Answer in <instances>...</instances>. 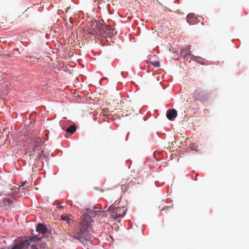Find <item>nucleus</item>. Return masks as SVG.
I'll return each instance as SVG.
<instances>
[{"label": "nucleus", "instance_id": "nucleus-1", "mask_svg": "<svg viewBox=\"0 0 249 249\" xmlns=\"http://www.w3.org/2000/svg\"><path fill=\"white\" fill-rule=\"evenodd\" d=\"M91 222L90 216L88 214H84L80 222L79 230H75L71 235L82 244H87L91 238L90 231Z\"/></svg>", "mask_w": 249, "mask_h": 249}, {"label": "nucleus", "instance_id": "nucleus-2", "mask_svg": "<svg viewBox=\"0 0 249 249\" xmlns=\"http://www.w3.org/2000/svg\"><path fill=\"white\" fill-rule=\"evenodd\" d=\"M110 213V216L114 219L124 217L126 213V209L124 207H117L115 203L112 204L107 209Z\"/></svg>", "mask_w": 249, "mask_h": 249}, {"label": "nucleus", "instance_id": "nucleus-3", "mask_svg": "<svg viewBox=\"0 0 249 249\" xmlns=\"http://www.w3.org/2000/svg\"><path fill=\"white\" fill-rule=\"evenodd\" d=\"M40 237L32 236L29 239L25 240L18 245H15L12 247H7L0 249H27L32 242L39 241Z\"/></svg>", "mask_w": 249, "mask_h": 249}, {"label": "nucleus", "instance_id": "nucleus-4", "mask_svg": "<svg viewBox=\"0 0 249 249\" xmlns=\"http://www.w3.org/2000/svg\"><path fill=\"white\" fill-rule=\"evenodd\" d=\"M116 28L112 27L111 25H103L102 23L97 21H94L92 23V30L93 31H106V30L115 31Z\"/></svg>", "mask_w": 249, "mask_h": 249}, {"label": "nucleus", "instance_id": "nucleus-5", "mask_svg": "<svg viewBox=\"0 0 249 249\" xmlns=\"http://www.w3.org/2000/svg\"><path fill=\"white\" fill-rule=\"evenodd\" d=\"M194 96L196 100L201 102L206 101L208 97L207 93L205 91L199 89L195 90Z\"/></svg>", "mask_w": 249, "mask_h": 249}, {"label": "nucleus", "instance_id": "nucleus-6", "mask_svg": "<svg viewBox=\"0 0 249 249\" xmlns=\"http://www.w3.org/2000/svg\"><path fill=\"white\" fill-rule=\"evenodd\" d=\"M177 111L175 109L168 110L166 112L167 118L171 121H173L177 117Z\"/></svg>", "mask_w": 249, "mask_h": 249}, {"label": "nucleus", "instance_id": "nucleus-7", "mask_svg": "<svg viewBox=\"0 0 249 249\" xmlns=\"http://www.w3.org/2000/svg\"><path fill=\"white\" fill-rule=\"evenodd\" d=\"M186 21L190 25L195 24L196 22V18L194 14L190 13L188 14L186 17Z\"/></svg>", "mask_w": 249, "mask_h": 249}, {"label": "nucleus", "instance_id": "nucleus-8", "mask_svg": "<svg viewBox=\"0 0 249 249\" xmlns=\"http://www.w3.org/2000/svg\"><path fill=\"white\" fill-rule=\"evenodd\" d=\"M73 19L70 17L68 18V22L65 23V30H73L74 24L73 23Z\"/></svg>", "mask_w": 249, "mask_h": 249}, {"label": "nucleus", "instance_id": "nucleus-9", "mask_svg": "<svg viewBox=\"0 0 249 249\" xmlns=\"http://www.w3.org/2000/svg\"><path fill=\"white\" fill-rule=\"evenodd\" d=\"M36 230L37 232L42 234H44L47 231V229L46 227L41 223H39L37 225Z\"/></svg>", "mask_w": 249, "mask_h": 249}, {"label": "nucleus", "instance_id": "nucleus-10", "mask_svg": "<svg viewBox=\"0 0 249 249\" xmlns=\"http://www.w3.org/2000/svg\"><path fill=\"white\" fill-rule=\"evenodd\" d=\"M113 34V32H92V35L94 36H100L101 37L106 38L108 36H110Z\"/></svg>", "mask_w": 249, "mask_h": 249}, {"label": "nucleus", "instance_id": "nucleus-11", "mask_svg": "<svg viewBox=\"0 0 249 249\" xmlns=\"http://www.w3.org/2000/svg\"><path fill=\"white\" fill-rule=\"evenodd\" d=\"M33 144L35 145V147H37L42 144L43 141L41 138L36 137L33 139Z\"/></svg>", "mask_w": 249, "mask_h": 249}, {"label": "nucleus", "instance_id": "nucleus-12", "mask_svg": "<svg viewBox=\"0 0 249 249\" xmlns=\"http://www.w3.org/2000/svg\"><path fill=\"white\" fill-rule=\"evenodd\" d=\"M30 185L31 184H29V183L26 181L22 182L21 183V185L19 187V191L21 192L22 190H27Z\"/></svg>", "mask_w": 249, "mask_h": 249}, {"label": "nucleus", "instance_id": "nucleus-13", "mask_svg": "<svg viewBox=\"0 0 249 249\" xmlns=\"http://www.w3.org/2000/svg\"><path fill=\"white\" fill-rule=\"evenodd\" d=\"M76 131V127L74 125H70L66 130V131L69 133L73 134Z\"/></svg>", "mask_w": 249, "mask_h": 249}, {"label": "nucleus", "instance_id": "nucleus-14", "mask_svg": "<svg viewBox=\"0 0 249 249\" xmlns=\"http://www.w3.org/2000/svg\"><path fill=\"white\" fill-rule=\"evenodd\" d=\"M102 113L104 115L108 116L109 115V110L107 108H105L102 110Z\"/></svg>", "mask_w": 249, "mask_h": 249}, {"label": "nucleus", "instance_id": "nucleus-15", "mask_svg": "<svg viewBox=\"0 0 249 249\" xmlns=\"http://www.w3.org/2000/svg\"><path fill=\"white\" fill-rule=\"evenodd\" d=\"M190 54V52L189 50H182L181 51V55H183L184 56L187 55H189Z\"/></svg>", "mask_w": 249, "mask_h": 249}, {"label": "nucleus", "instance_id": "nucleus-16", "mask_svg": "<svg viewBox=\"0 0 249 249\" xmlns=\"http://www.w3.org/2000/svg\"><path fill=\"white\" fill-rule=\"evenodd\" d=\"M77 33L78 32H74V33L72 32V33H71V36H70V37L71 38V39H72L74 41H75V34H76V36L77 37Z\"/></svg>", "mask_w": 249, "mask_h": 249}, {"label": "nucleus", "instance_id": "nucleus-17", "mask_svg": "<svg viewBox=\"0 0 249 249\" xmlns=\"http://www.w3.org/2000/svg\"><path fill=\"white\" fill-rule=\"evenodd\" d=\"M61 218L64 220L68 221V222H69V221L70 220L69 217L67 215H62Z\"/></svg>", "mask_w": 249, "mask_h": 249}, {"label": "nucleus", "instance_id": "nucleus-18", "mask_svg": "<svg viewBox=\"0 0 249 249\" xmlns=\"http://www.w3.org/2000/svg\"><path fill=\"white\" fill-rule=\"evenodd\" d=\"M153 65L155 66L156 67H160V63L158 61H155L153 63Z\"/></svg>", "mask_w": 249, "mask_h": 249}, {"label": "nucleus", "instance_id": "nucleus-19", "mask_svg": "<svg viewBox=\"0 0 249 249\" xmlns=\"http://www.w3.org/2000/svg\"><path fill=\"white\" fill-rule=\"evenodd\" d=\"M31 249H38L37 247L36 246H34L33 245L31 246Z\"/></svg>", "mask_w": 249, "mask_h": 249}, {"label": "nucleus", "instance_id": "nucleus-20", "mask_svg": "<svg viewBox=\"0 0 249 249\" xmlns=\"http://www.w3.org/2000/svg\"><path fill=\"white\" fill-rule=\"evenodd\" d=\"M121 187H122V189H124V188H125L126 187V185L125 184H123V185H122Z\"/></svg>", "mask_w": 249, "mask_h": 249}, {"label": "nucleus", "instance_id": "nucleus-21", "mask_svg": "<svg viewBox=\"0 0 249 249\" xmlns=\"http://www.w3.org/2000/svg\"><path fill=\"white\" fill-rule=\"evenodd\" d=\"M67 19H68V18L66 17V18L64 19V20L65 21V23L67 22H68V20Z\"/></svg>", "mask_w": 249, "mask_h": 249}, {"label": "nucleus", "instance_id": "nucleus-22", "mask_svg": "<svg viewBox=\"0 0 249 249\" xmlns=\"http://www.w3.org/2000/svg\"><path fill=\"white\" fill-rule=\"evenodd\" d=\"M44 246V244H41V247H43Z\"/></svg>", "mask_w": 249, "mask_h": 249}, {"label": "nucleus", "instance_id": "nucleus-23", "mask_svg": "<svg viewBox=\"0 0 249 249\" xmlns=\"http://www.w3.org/2000/svg\"><path fill=\"white\" fill-rule=\"evenodd\" d=\"M59 208H63V206H59Z\"/></svg>", "mask_w": 249, "mask_h": 249}, {"label": "nucleus", "instance_id": "nucleus-24", "mask_svg": "<svg viewBox=\"0 0 249 249\" xmlns=\"http://www.w3.org/2000/svg\"><path fill=\"white\" fill-rule=\"evenodd\" d=\"M163 209H164V208H162V209H161V211H162Z\"/></svg>", "mask_w": 249, "mask_h": 249}, {"label": "nucleus", "instance_id": "nucleus-25", "mask_svg": "<svg viewBox=\"0 0 249 249\" xmlns=\"http://www.w3.org/2000/svg\"><path fill=\"white\" fill-rule=\"evenodd\" d=\"M0 54H1V52L0 51Z\"/></svg>", "mask_w": 249, "mask_h": 249}]
</instances>
